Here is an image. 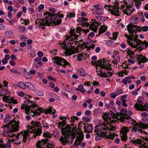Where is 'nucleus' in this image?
I'll return each instance as SVG.
<instances>
[{
    "label": "nucleus",
    "mask_w": 148,
    "mask_h": 148,
    "mask_svg": "<svg viewBox=\"0 0 148 148\" xmlns=\"http://www.w3.org/2000/svg\"><path fill=\"white\" fill-rule=\"evenodd\" d=\"M36 105L32 101L30 100L27 99L25 101L24 104L22 105L21 108L22 110L25 109V112L27 114H31L33 116H39L40 113L44 112L45 113H51L53 114L55 113L56 110L52 107H49V108L44 110L41 107H40L35 110H32L34 108L36 107Z\"/></svg>",
    "instance_id": "obj_1"
},
{
    "label": "nucleus",
    "mask_w": 148,
    "mask_h": 148,
    "mask_svg": "<svg viewBox=\"0 0 148 148\" xmlns=\"http://www.w3.org/2000/svg\"><path fill=\"white\" fill-rule=\"evenodd\" d=\"M103 119L106 121L108 125L102 124L97 126L95 127L94 130L95 133L99 132H100L101 131L106 130L109 131H114L116 129L115 126L113 125L112 123H115L116 121L114 119V118L112 115L110 113L106 112L102 115Z\"/></svg>",
    "instance_id": "obj_2"
},
{
    "label": "nucleus",
    "mask_w": 148,
    "mask_h": 148,
    "mask_svg": "<svg viewBox=\"0 0 148 148\" xmlns=\"http://www.w3.org/2000/svg\"><path fill=\"white\" fill-rule=\"evenodd\" d=\"M75 127H73L72 131H71V128L69 125H67L65 128H62L64 133L60 138L59 140L63 145H65L66 143H72L73 139L76 136L75 131Z\"/></svg>",
    "instance_id": "obj_3"
},
{
    "label": "nucleus",
    "mask_w": 148,
    "mask_h": 148,
    "mask_svg": "<svg viewBox=\"0 0 148 148\" xmlns=\"http://www.w3.org/2000/svg\"><path fill=\"white\" fill-rule=\"evenodd\" d=\"M19 122L13 120L10 121L8 125H3V134L4 136L10 138L13 137L14 134L13 132H16L18 130Z\"/></svg>",
    "instance_id": "obj_4"
},
{
    "label": "nucleus",
    "mask_w": 148,
    "mask_h": 148,
    "mask_svg": "<svg viewBox=\"0 0 148 148\" xmlns=\"http://www.w3.org/2000/svg\"><path fill=\"white\" fill-rule=\"evenodd\" d=\"M46 15H47V18H45V21H47V22L46 24L48 25H50L52 23L54 24V26L60 24L62 22V20L59 19L57 15L55 14L52 15L49 12H46Z\"/></svg>",
    "instance_id": "obj_5"
},
{
    "label": "nucleus",
    "mask_w": 148,
    "mask_h": 148,
    "mask_svg": "<svg viewBox=\"0 0 148 148\" xmlns=\"http://www.w3.org/2000/svg\"><path fill=\"white\" fill-rule=\"evenodd\" d=\"M120 8V10L122 11L125 14L127 15H130L133 12L135 11L134 8H132V5L127 4L126 2H120L116 3V5Z\"/></svg>",
    "instance_id": "obj_6"
},
{
    "label": "nucleus",
    "mask_w": 148,
    "mask_h": 148,
    "mask_svg": "<svg viewBox=\"0 0 148 148\" xmlns=\"http://www.w3.org/2000/svg\"><path fill=\"white\" fill-rule=\"evenodd\" d=\"M28 132L27 131L23 130L16 136L15 139L12 138L11 139H8V140H9L10 142H14L15 140V144L18 145L21 143L22 141L25 143L28 138Z\"/></svg>",
    "instance_id": "obj_7"
},
{
    "label": "nucleus",
    "mask_w": 148,
    "mask_h": 148,
    "mask_svg": "<svg viewBox=\"0 0 148 148\" xmlns=\"http://www.w3.org/2000/svg\"><path fill=\"white\" fill-rule=\"evenodd\" d=\"M109 63V61L108 60L105 59L99 60L96 62H94L92 61L91 62L92 65H95V67L97 68L96 69H99L98 67H99V69L103 68L110 69Z\"/></svg>",
    "instance_id": "obj_8"
},
{
    "label": "nucleus",
    "mask_w": 148,
    "mask_h": 148,
    "mask_svg": "<svg viewBox=\"0 0 148 148\" xmlns=\"http://www.w3.org/2000/svg\"><path fill=\"white\" fill-rule=\"evenodd\" d=\"M54 145L53 142L49 141L47 138L39 141L36 144V147L38 148H53Z\"/></svg>",
    "instance_id": "obj_9"
},
{
    "label": "nucleus",
    "mask_w": 148,
    "mask_h": 148,
    "mask_svg": "<svg viewBox=\"0 0 148 148\" xmlns=\"http://www.w3.org/2000/svg\"><path fill=\"white\" fill-rule=\"evenodd\" d=\"M69 34L71 35V36H67L66 39L69 40V43L70 44L71 47H74L79 42L78 41H77L78 35H75V29H72L70 30L69 32Z\"/></svg>",
    "instance_id": "obj_10"
},
{
    "label": "nucleus",
    "mask_w": 148,
    "mask_h": 148,
    "mask_svg": "<svg viewBox=\"0 0 148 148\" xmlns=\"http://www.w3.org/2000/svg\"><path fill=\"white\" fill-rule=\"evenodd\" d=\"M117 118L121 122H127L132 124H134L136 122L135 119H133L126 114H123L122 113H119Z\"/></svg>",
    "instance_id": "obj_11"
},
{
    "label": "nucleus",
    "mask_w": 148,
    "mask_h": 148,
    "mask_svg": "<svg viewBox=\"0 0 148 148\" xmlns=\"http://www.w3.org/2000/svg\"><path fill=\"white\" fill-rule=\"evenodd\" d=\"M140 128L143 129H148V122L147 124L141 122L139 123L135 122L132 127V132L136 133L138 131L140 132L141 130Z\"/></svg>",
    "instance_id": "obj_12"
},
{
    "label": "nucleus",
    "mask_w": 148,
    "mask_h": 148,
    "mask_svg": "<svg viewBox=\"0 0 148 148\" xmlns=\"http://www.w3.org/2000/svg\"><path fill=\"white\" fill-rule=\"evenodd\" d=\"M110 65V69H101L99 70V73H98L97 74L101 77H110L113 75V74L108 71L112 70L111 68V64L109 63Z\"/></svg>",
    "instance_id": "obj_13"
},
{
    "label": "nucleus",
    "mask_w": 148,
    "mask_h": 148,
    "mask_svg": "<svg viewBox=\"0 0 148 148\" xmlns=\"http://www.w3.org/2000/svg\"><path fill=\"white\" fill-rule=\"evenodd\" d=\"M27 129L29 132L34 133L33 137H34V138H35L37 136L40 135L42 133L41 128H36L35 127L28 125Z\"/></svg>",
    "instance_id": "obj_14"
},
{
    "label": "nucleus",
    "mask_w": 148,
    "mask_h": 148,
    "mask_svg": "<svg viewBox=\"0 0 148 148\" xmlns=\"http://www.w3.org/2000/svg\"><path fill=\"white\" fill-rule=\"evenodd\" d=\"M53 59H54V63L56 64L62 65L63 67H65L68 65L70 66V63L66 61V60L60 57H55Z\"/></svg>",
    "instance_id": "obj_15"
},
{
    "label": "nucleus",
    "mask_w": 148,
    "mask_h": 148,
    "mask_svg": "<svg viewBox=\"0 0 148 148\" xmlns=\"http://www.w3.org/2000/svg\"><path fill=\"white\" fill-rule=\"evenodd\" d=\"M118 3V2H116V3L115 6H111L110 5H106L105 6V8L106 9H107L108 8H110L111 13L112 14L116 16H119L121 13L119 10V7L117 8L116 7L117 6L118 7L117 5H116V3Z\"/></svg>",
    "instance_id": "obj_16"
},
{
    "label": "nucleus",
    "mask_w": 148,
    "mask_h": 148,
    "mask_svg": "<svg viewBox=\"0 0 148 148\" xmlns=\"http://www.w3.org/2000/svg\"><path fill=\"white\" fill-rule=\"evenodd\" d=\"M127 30L130 34V37L132 38L133 37L132 34L134 33H136V31L137 30L138 31V27L136 25L129 24L127 26Z\"/></svg>",
    "instance_id": "obj_17"
},
{
    "label": "nucleus",
    "mask_w": 148,
    "mask_h": 148,
    "mask_svg": "<svg viewBox=\"0 0 148 148\" xmlns=\"http://www.w3.org/2000/svg\"><path fill=\"white\" fill-rule=\"evenodd\" d=\"M144 102L140 99H138L137 102L135 104L134 107L135 108L138 110H145L144 105H143Z\"/></svg>",
    "instance_id": "obj_18"
},
{
    "label": "nucleus",
    "mask_w": 148,
    "mask_h": 148,
    "mask_svg": "<svg viewBox=\"0 0 148 148\" xmlns=\"http://www.w3.org/2000/svg\"><path fill=\"white\" fill-rule=\"evenodd\" d=\"M100 25L99 24L95 21V19H92L91 20V22L90 24L89 28L90 29L96 32L98 26Z\"/></svg>",
    "instance_id": "obj_19"
},
{
    "label": "nucleus",
    "mask_w": 148,
    "mask_h": 148,
    "mask_svg": "<svg viewBox=\"0 0 148 148\" xmlns=\"http://www.w3.org/2000/svg\"><path fill=\"white\" fill-rule=\"evenodd\" d=\"M129 45L133 47H135L137 46L141 43V41L135 38H132L128 42Z\"/></svg>",
    "instance_id": "obj_20"
},
{
    "label": "nucleus",
    "mask_w": 148,
    "mask_h": 148,
    "mask_svg": "<svg viewBox=\"0 0 148 148\" xmlns=\"http://www.w3.org/2000/svg\"><path fill=\"white\" fill-rule=\"evenodd\" d=\"M92 10H94L95 14L98 15H100L103 14V11L99 8L98 5H94L91 6Z\"/></svg>",
    "instance_id": "obj_21"
},
{
    "label": "nucleus",
    "mask_w": 148,
    "mask_h": 148,
    "mask_svg": "<svg viewBox=\"0 0 148 148\" xmlns=\"http://www.w3.org/2000/svg\"><path fill=\"white\" fill-rule=\"evenodd\" d=\"M65 51L64 53L68 56H71L76 53V49L75 47H69L65 49Z\"/></svg>",
    "instance_id": "obj_22"
},
{
    "label": "nucleus",
    "mask_w": 148,
    "mask_h": 148,
    "mask_svg": "<svg viewBox=\"0 0 148 148\" xmlns=\"http://www.w3.org/2000/svg\"><path fill=\"white\" fill-rule=\"evenodd\" d=\"M136 59L138 62V64L140 65L141 63H145L147 61V58L142 54L137 55Z\"/></svg>",
    "instance_id": "obj_23"
},
{
    "label": "nucleus",
    "mask_w": 148,
    "mask_h": 148,
    "mask_svg": "<svg viewBox=\"0 0 148 148\" xmlns=\"http://www.w3.org/2000/svg\"><path fill=\"white\" fill-rule=\"evenodd\" d=\"M140 45V46L136 49V50L139 51V53L143 49L146 48L148 46V42H147L146 41H144L143 42L141 41V43Z\"/></svg>",
    "instance_id": "obj_24"
},
{
    "label": "nucleus",
    "mask_w": 148,
    "mask_h": 148,
    "mask_svg": "<svg viewBox=\"0 0 148 148\" xmlns=\"http://www.w3.org/2000/svg\"><path fill=\"white\" fill-rule=\"evenodd\" d=\"M97 136H96L95 139L97 140H99L102 139L106 135V132H101L100 134L98 132H96Z\"/></svg>",
    "instance_id": "obj_25"
},
{
    "label": "nucleus",
    "mask_w": 148,
    "mask_h": 148,
    "mask_svg": "<svg viewBox=\"0 0 148 148\" xmlns=\"http://www.w3.org/2000/svg\"><path fill=\"white\" fill-rule=\"evenodd\" d=\"M84 132L86 133L92 132L91 131L93 128L91 125L90 124L89 125H85L83 127Z\"/></svg>",
    "instance_id": "obj_26"
},
{
    "label": "nucleus",
    "mask_w": 148,
    "mask_h": 148,
    "mask_svg": "<svg viewBox=\"0 0 148 148\" xmlns=\"http://www.w3.org/2000/svg\"><path fill=\"white\" fill-rule=\"evenodd\" d=\"M87 20L86 18L83 17H79L78 18L77 21L78 22H82V23L84 24V25L86 26H88L89 24L88 23H86V21Z\"/></svg>",
    "instance_id": "obj_27"
},
{
    "label": "nucleus",
    "mask_w": 148,
    "mask_h": 148,
    "mask_svg": "<svg viewBox=\"0 0 148 148\" xmlns=\"http://www.w3.org/2000/svg\"><path fill=\"white\" fill-rule=\"evenodd\" d=\"M47 18V15H46V16L44 18V19L42 20H41L40 21H39V20H37L36 21L35 23L36 25H39V24H43L45 25H47V24H46L47 22V21H45V18Z\"/></svg>",
    "instance_id": "obj_28"
},
{
    "label": "nucleus",
    "mask_w": 148,
    "mask_h": 148,
    "mask_svg": "<svg viewBox=\"0 0 148 148\" xmlns=\"http://www.w3.org/2000/svg\"><path fill=\"white\" fill-rule=\"evenodd\" d=\"M77 133L79 135V136H77V139L80 142L82 141L83 139V132L79 130L77 132Z\"/></svg>",
    "instance_id": "obj_29"
},
{
    "label": "nucleus",
    "mask_w": 148,
    "mask_h": 148,
    "mask_svg": "<svg viewBox=\"0 0 148 148\" xmlns=\"http://www.w3.org/2000/svg\"><path fill=\"white\" fill-rule=\"evenodd\" d=\"M26 87H27V88L32 90H35V87L32 84L28 82H26Z\"/></svg>",
    "instance_id": "obj_30"
},
{
    "label": "nucleus",
    "mask_w": 148,
    "mask_h": 148,
    "mask_svg": "<svg viewBox=\"0 0 148 148\" xmlns=\"http://www.w3.org/2000/svg\"><path fill=\"white\" fill-rule=\"evenodd\" d=\"M30 123L33 126H36L38 127L37 128H41L42 127L40 125V122L35 121H32Z\"/></svg>",
    "instance_id": "obj_31"
},
{
    "label": "nucleus",
    "mask_w": 148,
    "mask_h": 148,
    "mask_svg": "<svg viewBox=\"0 0 148 148\" xmlns=\"http://www.w3.org/2000/svg\"><path fill=\"white\" fill-rule=\"evenodd\" d=\"M77 73L81 77H84L85 76L86 73L84 69L80 68L78 70Z\"/></svg>",
    "instance_id": "obj_32"
},
{
    "label": "nucleus",
    "mask_w": 148,
    "mask_h": 148,
    "mask_svg": "<svg viewBox=\"0 0 148 148\" xmlns=\"http://www.w3.org/2000/svg\"><path fill=\"white\" fill-rule=\"evenodd\" d=\"M138 14L139 16L138 17H136L135 18L138 19L140 21H144L145 18L143 13L139 12Z\"/></svg>",
    "instance_id": "obj_33"
},
{
    "label": "nucleus",
    "mask_w": 148,
    "mask_h": 148,
    "mask_svg": "<svg viewBox=\"0 0 148 148\" xmlns=\"http://www.w3.org/2000/svg\"><path fill=\"white\" fill-rule=\"evenodd\" d=\"M129 131L128 128L126 127L123 126L120 131L121 134H127V133Z\"/></svg>",
    "instance_id": "obj_34"
},
{
    "label": "nucleus",
    "mask_w": 148,
    "mask_h": 148,
    "mask_svg": "<svg viewBox=\"0 0 148 148\" xmlns=\"http://www.w3.org/2000/svg\"><path fill=\"white\" fill-rule=\"evenodd\" d=\"M82 31L83 32L85 33L84 34L86 35L87 32L89 31V30L88 29H82L80 27H78V28H76V32L79 33Z\"/></svg>",
    "instance_id": "obj_35"
},
{
    "label": "nucleus",
    "mask_w": 148,
    "mask_h": 148,
    "mask_svg": "<svg viewBox=\"0 0 148 148\" xmlns=\"http://www.w3.org/2000/svg\"><path fill=\"white\" fill-rule=\"evenodd\" d=\"M26 82L23 83L22 82H20L18 83L17 86L23 89H25L26 88Z\"/></svg>",
    "instance_id": "obj_36"
},
{
    "label": "nucleus",
    "mask_w": 148,
    "mask_h": 148,
    "mask_svg": "<svg viewBox=\"0 0 148 148\" xmlns=\"http://www.w3.org/2000/svg\"><path fill=\"white\" fill-rule=\"evenodd\" d=\"M76 90L77 91H81L82 93H84L86 91L82 85H80L78 86V88H76Z\"/></svg>",
    "instance_id": "obj_37"
},
{
    "label": "nucleus",
    "mask_w": 148,
    "mask_h": 148,
    "mask_svg": "<svg viewBox=\"0 0 148 148\" xmlns=\"http://www.w3.org/2000/svg\"><path fill=\"white\" fill-rule=\"evenodd\" d=\"M10 56L8 55H6L5 56V58L2 60V62L3 64H5L8 62V61L9 60Z\"/></svg>",
    "instance_id": "obj_38"
},
{
    "label": "nucleus",
    "mask_w": 148,
    "mask_h": 148,
    "mask_svg": "<svg viewBox=\"0 0 148 148\" xmlns=\"http://www.w3.org/2000/svg\"><path fill=\"white\" fill-rule=\"evenodd\" d=\"M122 82L125 84H127L129 83H131V78L129 77H126L122 80Z\"/></svg>",
    "instance_id": "obj_39"
},
{
    "label": "nucleus",
    "mask_w": 148,
    "mask_h": 148,
    "mask_svg": "<svg viewBox=\"0 0 148 148\" xmlns=\"http://www.w3.org/2000/svg\"><path fill=\"white\" fill-rule=\"evenodd\" d=\"M107 29V27L105 26H101L99 29V35H100L106 31Z\"/></svg>",
    "instance_id": "obj_40"
},
{
    "label": "nucleus",
    "mask_w": 148,
    "mask_h": 148,
    "mask_svg": "<svg viewBox=\"0 0 148 148\" xmlns=\"http://www.w3.org/2000/svg\"><path fill=\"white\" fill-rule=\"evenodd\" d=\"M138 31L143 32H147L148 30V27L147 26H144L143 27L138 26Z\"/></svg>",
    "instance_id": "obj_41"
},
{
    "label": "nucleus",
    "mask_w": 148,
    "mask_h": 148,
    "mask_svg": "<svg viewBox=\"0 0 148 148\" xmlns=\"http://www.w3.org/2000/svg\"><path fill=\"white\" fill-rule=\"evenodd\" d=\"M121 139L123 141H125L127 139V134H121Z\"/></svg>",
    "instance_id": "obj_42"
},
{
    "label": "nucleus",
    "mask_w": 148,
    "mask_h": 148,
    "mask_svg": "<svg viewBox=\"0 0 148 148\" xmlns=\"http://www.w3.org/2000/svg\"><path fill=\"white\" fill-rule=\"evenodd\" d=\"M13 32L12 31H7L5 33V36L7 37H10L13 35Z\"/></svg>",
    "instance_id": "obj_43"
},
{
    "label": "nucleus",
    "mask_w": 148,
    "mask_h": 148,
    "mask_svg": "<svg viewBox=\"0 0 148 148\" xmlns=\"http://www.w3.org/2000/svg\"><path fill=\"white\" fill-rule=\"evenodd\" d=\"M43 135L44 137H45L49 138H51L52 136L51 134L47 131H44Z\"/></svg>",
    "instance_id": "obj_44"
},
{
    "label": "nucleus",
    "mask_w": 148,
    "mask_h": 148,
    "mask_svg": "<svg viewBox=\"0 0 148 148\" xmlns=\"http://www.w3.org/2000/svg\"><path fill=\"white\" fill-rule=\"evenodd\" d=\"M18 28L20 32H24L26 30V29L25 27L21 25H19L18 26Z\"/></svg>",
    "instance_id": "obj_45"
},
{
    "label": "nucleus",
    "mask_w": 148,
    "mask_h": 148,
    "mask_svg": "<svg viewBox=\"0 0 148 148\" xmlns=\"http://www.w3.org/2000/svg\"><path fill=\"white\" fill-rule=\"evenodd\" d=\"M132 141L135 144H142L143 141L139 139H137L135 140H132Z\"/></svg>",
    "instance_id": "obj_46"
},
{
    "label": "nucleus",
    "mask_w": 148,
    "mask_h": 148,
    "mask_svg": "<svg viewBox=\"0 0 148 148\" xmlns=\"http://www.w3.org/2000/svg\"><path fill=\"white\" fill-rule=\"evenodd\" d=\"M10 116L8 114H7L4 120V122L5 123H8L10 120Z\"/></svg>",
    "instance_id": "obj_47"
},
{
    "label": "nucleus",
    "mask_w": 148,
    "mask_h": 148,
    "mask_svg": "<svg viewBox=\"0 0 148 148\" xmlns=\"http://www.w3.org/2000/svg\"><path fill=\"white\" fill-rule=\"evenodd\" d=\"M118 34L119 33L118 32H114L112 34V38H110L114 40H116Z\"/></svg>",
    "instance_id": "obj_48"
},
{
    "label": "nucleus",
    "mask_w": 148,
    "mask_h": 148,
    "mask_svg": "<svg viewBox=\"0 0 148 148\" xmlns=\"http://www.w3.org/2000/svg\"><path fill=\"white\" fill-rule=\"evenodd\" d=\"M66 124V122L65 120H63L62 122H60L58 123L59 126V127L61 126L63 127Z\"/></svg>",
    "instance_id": "obj_49"
},
{
    "label": "nucleus",
    "mask_w": 148,
    "mask_h": 148,
    "mask_svg": "<svg viewBox=\"0 0 148 148\" xmlns=\"http://www.w3.org/2000/svg\"><path fill=\"white\" fill-rule=\"evenodd\" d=\"M114 62L115 63H118L120 61V58L119 56H117L116 58H114Z\"/></svg>",
    "instance_id": "obj_50"
},
{
    "label": "nucleus",
    "mask_w": 148,
    "mask_h": 148,
    "mask_svg": "<svg viewBox=\"0 0 148 148\" xmlns=\"http://www.w3.org/2000/svg\"><path fill=\"white\" fill-rule=\"evenodd\" d=\"M6 146L5 143L2 141L0 140V148H5Z\"/></svg>",
    "instance_id": "obj_51"
},
{
    "label": "nucleus",
    "mask_w": 148,
    "mask_h": 148,
    "mask_svg": "<svg viewBox=\"0 0 148 148\" xmlns=\"http://www.w3.org/2000/svg\"><path fill=\"white\" fill-rule=\"evenodd\" d=\"M119 53L116 51H115L114 52V53H113V57L114 58H115L117 57V56H119Z\"/></svg>",
    "instance_id": "obj_52"
},
{
    "label": "nucleus",
    "mask_w": 148,
    "mask_h": 148,
    "mask_svg": "<svg viewBox=\"0 0 148 148\" xmlns=\"http://www.w3.org/2000/svg\"><path fill=\"white\" fill-rule=\"evenodd\" d=\"M114 92L116 95H118L121 94L122 92V91L121 89H118L115 90Z\"/></svg>",
    "instance_id": "obj_53"
},
{
    "label": "nucleus",
    "mask_w": 148,
    "mask_h": 148,
    "mask_svg": "<svg viewBox=\"0 0 148 148\" xmlns=\"http://www.w3.org/2000/svg\"><path fill=\"white\" fill-rule=\"evenodd\" d=\"M25 77L27 78L30 79L31 78L32 76L30 75V74L29 73V72H25Z\"/></svg>",
    "instance_id": "obj_54"
},
{
    "label": "nucleus",
    "mask_w": 148,
    "mask_h": 148,
    "mask_svg": "<svg viewBox=\"0 0 148 148\" xmlns=\"http://www.w3.org/2000/svg\"><path fill=\"white\" fill-rule=\"evenodd\" d=\"M21 20H23V21L25 22V23L24 24L25 25H29L30 23L29 20V19H25L23 20L21 18Z\"/></svg>",
    "instance_id": "obj_55"
},
{
    "label": "nucleus",
    "mask_w": 148,
    "mask_h": 148,
    "mask_svg": "<svg viewBox=\"0 0 148 148\" xmlns=\"http://www.w3.org/2000/svg\"><path fill=\"white\" fill-rule=\"evenodd\" d=\"M10 102L13 103L14 104L17 103V102L16 99H14L13 98L11 97L10 99Z\"/></svg>",
    "instance_id": "obj_56"
},
{
    "label": "nucleus",
    "mask_w": 148,
    "mask_h": 148,
    "mask_svg": "<svg viewBox=\"0 0 148 148\" xmlns=\"http://www.w3.org/2000/svg\"><path fill=\"white\" fill-rule=\"evenodd\" d=\"M44 25L43 24H39V28H41L43 30H44L45 28V25L46 26V25Z\"/></svg>",
    "instance_id": "obj_57"
},
{
    "label": "nucleus",
    "mask_w": 148,
    "mask_h": 148,
    "mask_svg": "<svg viewBox=\"0 0 148 148\" xmlns=\"http://www.w3.org/2000/svg\"><path fill=\"white\" fill-rule=\"evenodd\" d=\"M61 47L62 48V49H66V43L64 42L63 43H61V44L60 45V47Z\"/></svg>",
    "instance_id": "obj_58"
},
{
    "label": "nucleus",
    "mask_w": 148,
    "mask_h": 148,
    "mask_svg": "<svg viewBox=\"0 0 148 148\" xmlns=\"http://www.w3.org/2000/svg\"><path fill=\"white\" fill-rule=\"evenodd\" d=\"M44 8V5L41 4L38 7V10L39 11L42 10Z\"/></svg>",
    "instance_id": "obj_59"
},
{
    "label": "nucleus",
    "mask_w": 148,
    "mask_h": 148,
    "mask_svg": "<svg viewBox=\"0 0 148 148\" xmlns=\"http://www.w3.org/2000/svg\"><path fill=\"white\" fill-rule=\"evenodd\" d=\"M117 96L114 92L111 93L110 94V96L113 98H115Z\"/></svg>",
    "instance_id": "obj_60"
},
{
    "label": "nucleus",
    "mask_w": 148,
    "mask_h": 148,
    "mask_svg": "<svg viewBox=\"0 0 148 148\" xmlns=\"http://www.w3.org/2000/svg\"><path fill=\"white\" fill-rule=\"evenodd\" d=\"M3 99L4 101H6L8 102H10V99H9L7 96L3 97Z\"/></svg>",
    "instance_id": "obj_61"
},
{
    "label": "nucleus",
    "mask_w": 148,
    "mask_h": 148,
    "mask_svg": "<svg viewBox=\"0 0 148 148\" xmlns=\"http://www.w3.org/2000/svg\"><path fill=\"white\" fill-rule=\"evenodd\" d=\"M10 71L13 73H19V72H18V71L17 70L13 69H10Z\"/></svg>",
    "instance_id": "obj_62"
},
{
    "label": "nucleus",
    "mask_w": 148,
    "mask_h": 148,
    "mask_svg": "<svg viewBox=\"0 0 148 148\" xmlns=\"http://www.w3.org/2000/svg\"><path fill=\"white\" fill-rule=\"evenodd\" d=\"M94 111L96 113H101L102 112V110L101 109L98 108L95 110Z\"/></svg>",
    "instance_id": "obj_63"
},
{
    "label": "nucleus",
    "mask_w": 148,
    "mask_h": 148,
    "mask_svg": "<svg viewBox=\"0 0 148 148\" xmlns=\"http://www.w3.org/2000/svg\"><path fill=\"white\" fill-rule=\"evenodd\" d=\"M121 66H122L123 68H124L125 69H128V65L125 64L124 63H123L122 65H121Z\"/></svg>",
    "instance_id": "obj_64"
}]
</instances>
